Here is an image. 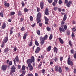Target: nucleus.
<instances>
[{"mask_svg":"<svg viewBox=\"0 0 76 76\" xmlns=\"http://www.w3.org/2000/svg\"><path fill=\"white\" fill-rule=\"evenodd\" d=\"M27 76H33V75L31 74L28 73L27 75Z\"/></svg>","mask_w":76,"mask_h":76,"instance_id":"nucleus-48","label":"nucleus"},{"mask_svg":"<svg viewBox=\"0 0 76 76\" xmlns=\"http://www.w3.org/2000/svg\"><path fill=\"white\" fill-rule=\"evenodd\" d=\"M30 19L31 21H32L33 20V17L32 16H31L30 17Z\"/></svg>","mask_w":76,"mask_h":76,"instance_id":"nucleus-35","label":"nucleus"},{"mask_svg":"<svg viewBox=\"0 0 76 76\" xmlns=\"http://www.w3.org/2000/svg\"><path fill=\"white\" fill-rule=\"evenodd\" d=\"M71 52L72 54H73V53H74V50H73L72 49L71 50Z\"/></svg>","mask_w":76,"mask_h":76,"instance_id":"nucleus-50","label":"nucleus"},{"mask_svg":"<svg viewBox=\"0 0 76 76\" xmlns=\"http://www.w3.org/2000/svg\"><path fill=\"white\" fill-rule=\"evenodd\" d=\"M72 3V1H69L68 3L66 4V6L67 7H70V4H71Z\"/></svg>","mask_w":76,"mask_h":76,"instance_id":"nucleus-9","label":"nucleus"},{"mask_svg":"<svg viewBox=\"0 0 76 76\" xmlns=\"http://www.w3.org/2000/svg\"><path fill=\"white\" fill-rule=\"evenodd\" d=\"M69 45H70L71 47H72L73 44H72V41H71V40L69 41Z\"/></svg>","mask_w":76,"mask_h":76,"instance_id":"nucleus-18","label":"nucleus"},{"mask_svg":"<svg viewBox=\"0 0 76 76\" xmlns=\"http://www.w3.org/2000/svg\"><path fill=\"white\" fill-rule=\"evenodd\" d=\"M28 10H28V9H27L26 8H25L24 9V12H28Z\"/></svg>","mask_w":76,"mask_h":76,"instance_id":"nucleus-29","label":"nucleus"},{"mask_svg":"<svg viewBox=\"0 0 76 76\" xmlns=\"http://www.w3.org/2000/svg\"><path fill=\"white\" fill-rule=\"evenodd\" d=\"M42 73H44L45 72V70L44 69H42Z\"/></svg>","mask_w":76,"mask_h":76,"instance_id":"nucleus-60","label":"nucleus"},{"mask_svg":"<svg viewBox=\"0 0 76 76\" xmlns=\"http://www.w3.org/2000/svg\"><path fill=\"white\" fill-rule=\"evenodd\" d=\"M2 27L3 29H4V28L6 27V24H4Z\"/></svg>","mask_w":76,"mask_h":76,"instance_id":"nucleus-37","label":"nucleus"},{"mask_svg":"<svg viewBox=\"0 0 76 76\" xmlns=\"http://www.w3.org/2000/svg\"><path fill=\"white\" fill-rule=\"evenodd\" d=\"M16 70V68L14 65L12 66L11 67V72L12 73H15Z\"/></svg>","mask_w":76,"mask_h":76,"instance_id":"nucleus-5","label":"nucleus"},{"mask_svg":"<svg viewBox=\"0 0 76 76\" xmlns=\"http://www.w3.org/2000/svg\"><path fill=\"white\" fill-rule=\"evenodd\" d=\"M52 38L53 34H51L49 37V39H50V40H51Z\"/></svg>","mask_w":76,"mask_h":76,"instance_id":"nucleus-25","label":"nucleus"},{"mask_svg":"<svg viewBox=\"0 0 76 76\" xmlns=\"http://www.w3.org/2000/svg\"><path fill=\"white\" fill-rule=\"evenodd\" d=\"M7 51H8V48H6L4 49V52H7Z\"/></svg>","mask_w":76,"mask_h":76,"instance_id":"nucleus-46","label":"nucleus"},{"mask_svg":"<svg viewBox=\"0 0 76 76\" xmlns=\"http://www.w3.org/2000/svg\"><path fill=\"white\" fill-rule=\"evenodd\" d=\"M41 14L40 12H38L37 15V23H39V22H41Z\"/></svg>","mask_w":76,"mask_h":76,"instance_id":"nucleus-3","label":"nucleus"},{"mask_svg":"<svg viewBox=\"0 0 76 76\" xmlns=\"http://www.w3.org/2000/svg\"><path fill=\"white\" fill-rule=\"evenodd\" d=\"M43 6H44V4H43V3L42 2H41L40 4V7H41V9H42L44 8Z\"/></svg>","mask_w":76,"mask_h":76,"instance_id":"nucleus-14","label":"nucleus"},{"mask_svg":"<svg viewBox=\"0 0 76 76\" xmlns=\"http://www.w3.org/2000/svg\"><path fill=\"white\" fill-rule=\"evenodd\" d=\"M58 39L61 44H63V43H64V42L62 40L61 38H59Z\"/></svg>","mask_w":76,"mask_h":76,"instance_id":"nucleus-16","label":"nucleus"},{"mask_svg":"<svg viewBox=\"0 0 76 76\" xmlns=\"http://www.w3.org/2000/svg\"><path fill=\"white\" fill-rule=\"evenodd\" d=\"M22 15V13L19 10L18 12V16H20Z\"/></svg>","mask_w":76,"mask_h":76,"instance_id":"nucleus-15","label":"nucleus"},{"mask_svg":"<svg viewBox=\"0 0 76 76\" xmlns=\"http://www.w3.org/2000/svg\"><path fill=\"white\" fill-rule=\"evenodd\" d=\"M70 58L69 57L68 59V64L69 65H70L71 66H73V63L72 61L70 60Z\"/></svg>","mask_w":76,"mask_h":76,"instance_id":"nucleus-6","label":"nucleus"},{"mask_svg":"<svg viewBox=\"0 0 76 76\" xmlns=\"http://www.w3.org/2000/svg\"><path fill=\"white\" fill-rule=\"evenodd\" d=\"M44 38H42V37L41 36L40 37V40H44Z\"/></svg>","mask_w":76,"mask_h":76,"instance_id":"nucleus-44","label":"nucleus"},{"mask_svg":"<svg viewBox=\"0 0 76 76\" xmlns=\"http://www.w3.org/2000/svg\"><path fill=\"white\" fill-rule=\"evenodd\" d=\"M74 57L75 59H76V53H75L74 56Z\"/></svg>","mask_w":76,"mask_h":76,"instance_id":"nucleus-62","label":"nucleus"},{"mask_svg":"<svg viewBox=\"0 0 76 76\" xmlns=\"http://www.w3.org/2000/svg\"><path fill=\"white\" fill-rule=\"evenodd\" d=\"M64 28H62L61 27L59 28V30L60 33H61V32H65V30H66L67 29V26H66V25L64 26Z\"/></svg>","mask_w":76,"mask_h":76,"instance_id":"nucleus-4","label":"nucleus"},{"mask_svg":"<svg viewBox=\"0 0 76 76\" xmlns=\"http://www.w3.org/2000/svg\"><path fill=\"white\" fill-rule=\"evenodd\" d=\"M37 33L38 35H40V31L39 30H37Z\"/></svg>","mask_w":76,"mask_h":76,"instance_id":"nucleus-33","label":"nucleus"},{"mask_svg":"<svg viewBox=\"0 0 76 76\" xmlns=\"http://www.w3.org/2000/svg\"><path fill=\"white\" fill-rule=\"evenodd\" d=\"M58 10L59 12H61V9L60 8H58Z\"/></svg>","mask_w":76,"mask_h":76,"instance_id":"nucleus-55","label":"nucleus"},{"mask_svg":"<svg viewBox=\"0 0 76 76\" xmlns=\"http://www.w3.org/2000/svg\"><path fill=\"white\" fill-rule=\"evenodd\" d=\"M23 20V19L22 18H21L20 19V22H22Z\"/></svg>","mask_w":76,"mask_h":76,"instance_id":"nucleus-59","label":"nucleus"},{"mask_svg":"<svg viewBox=\"0 0 76 76\" xmlns=\"http://www.w3.org/2000/svg\"><path fill=\"white\" fill-rule=\"evenodd\" d=\"M45 40H42V41H41L40 42V44L42 45H44Z\"/></svg>","mask_w":76,"mask_h":76,"instance_id":"nucleus-20","label":"nucleus"},{"mask_svg":"<svg viewBox=\"0 0 76 76\" xmlns=\"http://www.w3.org/2000/svg\"><path fill=\"white\" fill-rule=\"evenodd\" d=\"M74 73H76V69H75L74 70Z\"/></svg>","mask_w":76,"mask_h":76,"instance_id":"nucleus-64","label":"nucleus"},{"mask_svg":"<svg viewBox=\"0 0 76 76\" xmlns=\"http://www.w3.org/2000/svg\"><path fill=\"white\" fill-rule=\"evenodd\" d=\"M8 41V37H5L4 39V43H6Z\"/></svg>","mask_w":76,"mask_h":76,"instance_id":"nucleus-10","label":"nucleus"},{"mask_svg":"<svg viewBox=\"0 0 76 76\" xmlns=\"http://www.w3.org/2000/svg\"><path fill=\"white\" fill-rule=\"evenodd\" d=\"M21 68V66H20V65H19L18 66V69H20V68Z\"/></svg>","mask_w":76,"mask_h":76,"instance_id":"nucleus-51","label":"nucleus"},{"mask_svg":"<svg viewBox=\"0 0 76 76\" xmlns=\"http://www.w3.org/2000/svg\"><path fill=\"white\" fill-rule=\"evenodd\" d=\"M21 4L23 7H24L25 6V3H24L23 1H21Z\"/></svg>","mask_w":76,"mask_h":76,"instance_id":"nucleus-27","label":"nucleus"},{"mask_svg":"<svg viewBox=\"0 0 76 76\" xmlns=\"http://www.w3.org/2000/svg\"><path fill=\"white\" fill-rule=\"evenodd\" d=\"M48 38V36H47V35L46 34L45 35V36L43 37V39L44 40H45L46 39H47V38Z\"/></svg>","mask_w":76,"mask_h":76,"instance_id":"nucleus-28","label":"nucleus"},{"mask_svg":"<svg viewBox=\"0 0 76 76\" xmlns=\"http://www.w3.org/2000/svg\"><path fill=\"white\" fill-rule=\"evenodd\" d=\"M25 30V28L24 27H22L21 28V31H23Z\"/></svg>","mask_w":76,"mask_h":76,"instance_id":"nucleus-45","label":"nucleus"},{"mask_svg":"<svg viewBox=\"0 0 76 76\" xmlns=\"http://www.w3.org/2000/svg\"><path fill=\"white\" fill-rule=\"evenodd\" d=\"M49 3H51L53 1V0H48Z\"/></svg>","mask_w":76,"mask_h":76,"instance_id":"nucleus-40","label":"nucleus"},{"mask_svg":"<svg viewBox=\"0 0 76 76\" xmlns=\"http://www.w3.org/2000/svg\"><path fill=\"white\" fill-rule=\"evenodd\" d=\"M37 12H39V11H40V9H39V8H38V7H37Z\"/></svg>","mask_w":76,"mask_h":76,"instance_id":"nucleus-47","label":"nucleus"},{"mask_svg":"<svg viewBox=\"0 0 76 76\" xmlns=\"http://www.w3.org/2000/svg\"><path fill=\"white\" fill-rule=\"evenodd\" d=\"M40 51V48H39V47H37L35 51V53H38V52H39V51Z\"/></svg>","mask_w":76,"mask_h":76,"instance_id":"nucleus-8","label":"nucleus"},{"mask_svg":"<svg viewBox=\"0 0 76 76\" xmlns=\"http://www.w3.org/2000/svg\"><path fill=\"white\" fill-rule=\"evenodd\" d=\"M9 64L10 66L12 65V61H10Z\"/></svg>","mask_w":76,"mask_h":76,"instance_id":"nucleus-38","label":"nucleus"},{"mask_svg":"<svg viewBox=\"0 0 76 76\" xmlns=\"http://www.w3.org/2000/svg\"><path fill=\"white\" fill-rule=\"evenodd\" d=\"M35 42L36 45L37 46H38V45H39V43L37 41H35Z\"/></svg>","mask_w":76,"mask_h":76,"instance_id":"nucleus-26","label":"nucleus"},{"mask_svg":"<svg viewBox=\"0 0 76 76\" xmlns=\"http://www.w3.org/2000/svg\"><path fill=\"white\" fill-rule=\"evenodd\" d=\"M75 36V34H74V33H72V38H73Z\"/></svg>","mask_w":76,"mask_h":76,"instance_id":"nucleus-54","label":"nucleus"},{"mask_svg":"<svg viewBox=\"0 0 76 76\" xmlns=\"http://www.w3.org/2000/svg\"><path fill=\"white\" fill-rule=\"evenodd\" d=\"M15 59L17 62L19 61V58H18V56H17L15 58Z\"/></svg>","mask_w":76,"mask_h":76,"instance_id":"nucleus-23","label":"nucleus"},{"mask_svg":"<svg viewBox=\"0 0 76 76\" xmlns=\"http://www.w3.org/2000/svg\"><path fill=\"white\" fill-rule=\"evenodd\" d=\"M15 12H10V15H11V16L14 15H15Z\"/></svg>","mask_w":76,"mask_h":76,"instance_id":"nucleus-30","label":"nucleus"},{"mask_svg":"<svg viewBox=\"0 0 76 76\" xmlns=\"http://www.w3.org/2000/svg\"><path fill=\"white\" fill-rule=\"evenodd\" d=\"M22 69V70H24L25 69V66L23 65Z\"/></svg>","mask_w":76,"mask_h":76,"instance_id":"nucleus-34","label":"nucleus"},{"mask_svg":"<svg viewBox=\"0 0 76 76\" xmlns=\"http://www.w3.org/2000/svg\"><path fill=\"white\" fill-rule=\"evenodd\" d=\"M58 66H56L55 67V71L56 72H58Z\"/></svg>","mask_w":76,"mask_h":76,"instance_id":"nucleus-17","label":"nucleus"},{"mask_svg":"<svg viewBox=\"0 0 76 76\" xmlns=\"http://www.w3.org/2000/svg\"><path fill=\"white\" fill-rule=\"evenodd\" d=\"M58 71L59 73H61V67H60L59 68Z\"/></svg>","mask_w":76,"mask_h":76,"instance_id":"nucleus-22","label":"nucleus"},{"mask_svg":"<svg viewBox=\"0 0 76 76\" xmlns=\"http://www.w3.org/2000/svg\"><path fill=\"white\" fill-rule=\"evenodd\" d=\"M66 19H67V14H64V17L63 18V21H62L61 22V26L62 28H63V27H64V23H65L64 22V21H65Z\"/></svg>","mask_w":76,"mask_h":76,"instance_id":"nucleus-2","label":"nucleus"},{"mask_svg":"<svg viewBox=\"0 0 76 76\" xmlns=\"http://www.w3.org/2000/svg\"><path fill=\"white\" fill-rule=\"evenodd\" d=\"M25 71H23L22 72V75H25Z\"/></svg>","mask_w":76,"mask_h":76,"instance_id":"nucleus-52","label":"nucleus"},{"mask_svg":"<svg viewBox=\"0 0 76 76\" xmlns=\"http://www.w3.org/2000/svg\"><path fill=\"white\" fill-rule=\"evenodd\" d=\"M72 30L73 31H76V29L75 28H73L72 29Z\"/></svg>","mask_w":76,"mask_h":76,"instance_id":"nucleus-57","label":"nucleus"},{"mask_svg":"<svg viewBox=\"0 0 76 76\" xmlns=\"http://www.w3.org/2000/svg\"><path fill=\"white\" fill-rule=\"evenodd\" d=\"M53 9L54 10H55V11H56V10H57V9H58V7H54L53 8Z\"/></svg>","mask_w":76,"mask_h":76,"instance_id":"nucleus-36","label":"nucleus"},{"mask_svg":"<svg viewBox=\"0 0 76 76\" xmlns=\"http://www.w3.org/2000/svg\"><path fill=\"white\" fill-rule=\"evenodd\" d=\"M7 68V66L6 65H3L2 66L1 69L3 71L6 70Z\"/></svg>","mask_w":76,"mask_h":76,"instance_id":"nucleus-7","label":"nucleus"},{"mask_svg":"<svg viewBox=\"0 0 76 76\" xmlns=\"http://www.w3.org/2000/svg\"><path fill=\"white\" fill-rule=\"evenodd\" d=\"M0 16L2 18H3V11H1V12L0 13Z\"/></svg>","mask_w":76,"mask_h":76,"instance_id":"nucleus-24","label":"nucleus"},{"mask_svg":"<svg viewBox=\"0 0 76 76\" xmlns=\"http://www.w3.org/2000/svg\"><path fill=\"white\" fill-rule=\"evenodd\" d=\"M28 34V33H26L24 34L23 36V39H26V35Z\"/></svg>","mask_w":76,"mask_h":76,"instance_id":"nucleus-19","label":"nucleus"},{"mask_svg":"<svg viewBox=\"0 0 76 76\" xmlns=\"http://www.w3.org/2000/svg\"><path fill=\"white\" fill-rule=\"evenodd\" d=\"M58 3H59V4H61L62 3V1L61 0H60L59 1Z\"/></svg>","mask_w":76,"mask_h":76,"instance_id":"nucleus-43","label":"nucleus"},{"mask_svg":"<svg viewBox=\"0 0 76 76\" xmlns=\"http://www.w3.org/2000/svg\"><path fill=\"white\" fill-rule=\"evenodd\" d=\"M14 50L15 51H16V50H17V48H16L15 47L14 48Z\"/></svg>","mask_w":76,"mask_h":76,"instance_id":"nucleus-63","label":"nucleus"},{"mask_svg":"<svg viewBox=\"0 0 76 76\" xmlns=\"http://www.w3.org/2000/svg\"><path fill=\"white\" fill-rule=\"evenodd\" d=\"M4 3H5L4 4L5 6H7V7L9 6V3H7V2L6 1H4Z\"/></svg>","mask_w":76,"mask_h":76,"instance_id":"nucleus-12","label":"nucleus"},{"mask_svg":"<svg viewBox=\"0 0 76 76\" xmlns=\"http://www.w3.org/2000/svg\"><path fill=\"white\" fill-rule=\"evenodd\" d=\"M35 26V23H34L33 24L31 25V26L33 28H34Z\"/></svg>","mask_w":76,"mask_h":76,"instance_id":"nucleus-53","label":"nucleus"},{"mask_svg":"<svg viewBox=\"0 0 76 76\" xmlns=\"http://www.w3.org/2000/svg\"><path fill=\"white\" fill-rule=\"evenodd\" d=\"M60 59L61 61H62V60H63V57H60Z\"/></svg>","mask_w":76,"mask_h":76,"instance_id":"nucleus-42","label":"nucleus"},{"mask_svg":"<svg viewBox=\"0 0 76 76\" xmlns=\"http://www.w3.org/2000/svg\"><path fill=\"white\" fill-rule=\"evenodd\" d=\"M51 46H49L47 49V50L48 51H50L51 50Z\"/></svg>","mask_w":76,"mask_h":76,"instance_id":"nucleus-21","label":"nucleus"},{"mask_svg":"<svg viewBox=\"0 0 76 76\" xmlns=\"http://www.w3.org/2000/svg\"><path fill=\"white\" fill-rule=\"evenodd\" d=\"M47 30L48 31H50V28L48 27L47 28Z\"/></svg>","mask_w":76,"mask_h":76,"instance_id":"nucleus-39","label":"nucleus"},{"mask_svg":"<svg viewBox=\"0 0 76 76\" xmlns=\"http://www.w3.org/2000/svg\"><path fill=\"white\" fill-rule=\"evenodd\" d=\"M66 32L68 35H69V34H70V31L68 30Z\"/></svg>","mask_w":76,"mask_h":76,"instance_id":"nucleus-41","label":"nucleus"},{"mask_svg":"<svg viewBox=\"0 0 76 76\" xmlns=\"http://www.w3.org/2000/svg\"><path fill=\"white\" fill-rule=\"evenodd\" d=\"M52 4L53 6H56V3L54 2H53L52 3Z\"/></svg>","mask_w":76,"mask_h":76,"instance_id":"nucleus-56","label":"nucleus"},{"mask_svg":"<svg viewBox=\"0 0 76 76\" xmlns=\"http://www.w3.org/2000/svg\"><path fill=\"white\" fill-rule=\"evenodd\" d=\"M54 52L56 53H57V52L58 51V49L56 47H54L53 48Z\"/></svg>","mask_w":76,"mask_h":76,"instance_id":"nucleus-13","label":"nucleus"},{"mask_svg":"<svg viewBox=\"0 0 76 76\" xmlns=\"http://www.w3.org/2000/svg\"><path fill=\"white\" fill-rule=\"evenodd\" d=\"M10 34H11V35H12V34H13V30H10Z\"/></svg>","mask_w":76,"mask_h":76,"instance_id":"nucleus-49","label":"nucleus"},{"mask_svg":"<svg viewBox=\"0 0 76 76\" xmlns=\"http://www.w3.org/2000/svg\"><path fill=\"white\" fill-rule=\"evenodd\" d=\"M41 65H42V62H41L40 63V64L39 65V67H41Z\"/></svg>","mask_w":76,"mask_h":76,"instance_id":"nucleus-61","label":"nucleus"},{"mask_svg":"<svg viewBox=\"0 0 76 76\" xmlns=\"http://www.w3.org/2000/svg\"><path fill=\"white\" fill-rule=\"evenodd\" d=\"M45 21H47V22H48V20L49 19L47 18L46 17H45Z\"/></svg>","mask_w":76,"mask_h":76,"instance_id":"nucleus-31","label":"nucleus"},{"mask_svg":"<svg viewBox=\"0 0 76 76\" xmlns=\"http://www.w3.org/2000/svg\"><path fill=\"white\" fill-rule=\"evenodd\" d=\"M45 15H48L49 14V13H48V9L46 8L45 9Z\"/></svg>","mask_w":76,"mask_h":76,"instance_id":"nucleus-11","label":"nucleus"},{"mask_svg":"<svg viewBox=\"0 0 76 76\" xmlns=\"http://www.w3.org/2000/svg\"><path fill=\"white\" fill-rule=\"evenodd\" d=\"M68 2V1L67 0H65L64 3H65V4L67 3Z\"/></svg>","mask_w":76,"mask_h":76,"instance_id":"nucleus-58","label":"nucleus"},{"mask_svg":"<svg viewBox=\"0 0 76 76\" xmlns=\"http://www.w3.org/2000/svg\"><path fill=\"white\" fill-rule=\"evenodd\" d=\"M35 61V58L34 57L32 56L31 59H28L26 61L27 64L28 65V66L29 67V70L30 71H32L33 70V67L31 65V64L33 61Z\"/></svg>","mask_w":76,"mask_h":76,"instance_id":"nucleus-1","label":"nucleus"},{"mask_svg":"<svg viewBox=\"0 0 76 76\" xmlns=\"http://www.w3.org/2000/svg\"><path fill=\"white\" fill-rule=\"evenodd\" d=\"M32 40L31 41V42H30L29 44V47H31L32 45Z\"/></svg>","mask_w":76,"mask_h":76,"instance_id":"nucleus-32","label":"nucleus"}]
</instances>
